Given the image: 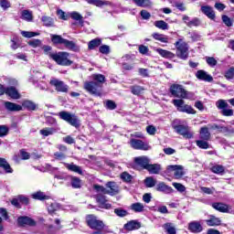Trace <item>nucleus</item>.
<instances>
[{
  "label": "nucleus",
  "mask_w": 234,
  "mask_h": 234,
  "mask_svg": "<svg viewBox=\"0 0 234 234\" xmlns=\"http://www.w3.org/2000/svg\"><path fill=\"white\" fill-rule=\"evenodd\" d=\"M92 80L93 81L84 82L85 90L93 96H101V88L103 83H105V76L102 74H93Z\"/></svg>",
  "instance_id": "1"
},
{
  "label": "nucleus",
  "mask_w": 234,
  "mask_h": 234,
  "mask_svg": "<svg viewBox=\"0 0 234 234\" xmlns=\"http://www.w3.org/2000/svg\"><path fill=\"white\" fill-rule=\"evenodd\" d=\"M69 56L70 54L65 51L49 54V58L57 62V65H60L61 67H70V65H72V60L69 58Z\"/></svg>",
  "instance_id": "2"
},
{
  "label": "nucleus",
  "mask_w": 234,
  "mask_h": 234,
  "mask_svg": "<svg viewBox=\"0 0 234 234\" xmlns=\"http://www.w3.org/2000/svg\"><path fill=\"white\" fill-rule=\"evenodd\" d=\"M58 116L60 118V120L67 122V123H69L72 127H75L76 129H78L81 125V122H80L78 116L69 112L62 111L58 112Z\"/></svg>",
  "instance_id": "3"
},
{
  "label": "nucleus",
  "mask_w": 234,
  "mask_h": 234,
  "mask_svg": "<svg viewBox=\"0 0 234 234\" xmlns=\"http://www.w3.org/2000/svg\"><path fill=\"white\" fill-rule=\"evenodd\" d=\"M175 45L176 47L177 58L180 59H187V58H189V47L187 43L184 42L182 38H179Z\"/></svg>",
  "instance_id": "4"
},
{
  "label": "nucleus",
  "mask_w": 234,
  "mask_h": 234,
  "mask_svg": "<svg viewBox=\"0 0 234 234\" xmlns=\"http://www.w3.org/2000/svg\"><path fill=\"white\" fill-rule=\"evenodd\" d=\"M170 93L175 98H180L181 100H187L189 98V92L180 84H172L170 86Z\"/></svg>",
  "instance_id": "5"
},
{
  "label": "nucleus",
  "mask_w": 234,
  "mask_h": 234,
  "mask_svg": "<svg viewBox=\"0 0 234 234\" xmlns=\"http://www.w3.org/2000/svg\"><path fill=\"white\" fill-rule=\"evenodd\" d=\"M172 103L179 112H186V114H196L197 112L190 105L186 104V101L182 99H175Z\"/></svg>",
  "instance_id": "6"
},
{
  "label": "nucleus",
  "mask_w": 234,
  "mask_h": 234,
  "mask_svg": "<svg viewBox=\"0 0 234 234\" xmlns=\"http://www.w3.org/2000/svg\"><path fill=\"white\" fill-rule=\"evenodd\" d=\"M86 222L90 229H103L105 228V224L92 214L86 217Z\"/></svg>",
  "instance_id": "7"
},
{
  "label": "nucleus",
  "mask_w": 234,
  "mask_h": 234,
  "mask_svg": "<svg viewBox=\"0 0 234 234\" xmlns=\"http://www.w3.org/2000/svg\"><path fill=\"white\" fill-rule=\"evenodd\" d=\"M173 129H175L176 133H177V134H180L183 138H186L188 140L193 138V132H191L188 126L174 123Z\"/></svg>",
  "instance_id": "8"
},
{
  "label": "nucleus",
  "mask_w": 234,
  "mask_h": 234,
  "mask_svg": "<svg viewBox=\"0 0 234 234\" xmlns=\"http://www.w3.org/2000/svg\"><path fill=\"white\" fill-rule=\"evenodd\" d=\"M129 144L133 149H135L137 151H149V149H151V146H149V144L140 139L133 138L130 140Z\"/></svg>",
  "instance_id": "9"
},
{
  "label": "nucleus",
  "mask_w": 234,
  "mask_h": 234,
  "mask_svg": "<svg viewBox=\"0 0 234 234\" xmlns=\"http://www.w3.org/2000/svg\"><path fill=\"white\" fill-rule=\"evenodd\" d=\"M49 83L52 87H55L57 92H69V85L65 84L63 80L53 78L50 80Z\"/></svg>",
  "instance_id": "10"
},
{
  "label": "nucleus",
  "mask_w": 234,
  "mask_h": 234,
  "mask_svg": "<svg viewBox=\"0 0 234 234\" xmlns=\"http://www.w3.org/2000/svg\"><path fill=\"white\" fill-rule=\"evenodd\" d=\"M167 171H174V176L176 180H180L186 175L184 166L180 165H171L167 166Z\"/></svg>",
  "instance_id": "11"
},
{
  "label": "nucleus",
  "mask_w": 234,
  "mask_h": 234,
  "mask_svg": "<svg viewBox=\"0 0 234 234\" xmlns=\"http://www.w3.org/2000/svg\"><path fill=\"white\" fill-rule=\"evenodd\" d=\"M155 190L159 193H164L165 195H171V193H175V189L167 186L165 182H159L155 186Z\"/></svg>",
  "instance_id": "12"
},
{
  "label": "nucleus",
  "mask_w": 234,
  "mask_h": 234,
  "mask_svg": "<svg viewBox=\"0 0 234 234\" xmlns=\"http://www.w3.org/2000/svg\"><path fill=\"white\" fill-rule=\"evenodd\" d=\"M106 195H111L112 197H114V195H118L120 193V186H118V184L115 182H108L106 184Z\"/></svg>",
  "instance_id": "13"
},
{
  "label": "nucleus",
  "mask_w": 234,
  "mask_h": 234,
  "mask_svg": "<svg viewBox=\"0 0 234 234\" xmlns=\"http://www.w3.org/2000/svg\"><path fill=\"white\" fill-rule=\"evenodd\" d=\"M134 163L136 165L143 167V169H147L149 164L151 163V159L145 155L138 156L134 158Z\"/></svg>",
  "instance_id": "14"
},
{
  "label": "nucleus",
  "mask_w": 234,
  "mask_h": 234,
  "mask_svg": "<svg viewBox=\"0 0 234 234\" xmlns=\"http://www.w3.org/2000/svg\"><path fill=\"white\" fill-rule=\"evenodd\" d=\"M17 224L18 226H36V220L32 219L29 217L22 216L17 218Z\"/></svg>",
  "instance_id": "15"
},
{
  "label": "nucleus",
  "mask_w": 234,
  "mask_h": 234,
  "mask_svg": "<svg viewBox=\"0 0 234 234\" xmlns=\"http://www.w3.org/2000/svg\"><path fill=\"white\" fill-rule=\"evenodd\" d=\"M142 228V224L138 220H131L124 224L123 229L126 231H134V229H140Z\"/></svg>",
  "instance_id": "16"
},
{
  "label": "nucleus",
  "mask_w": 234,
  "mask_h": 234,
  "mask_svg": "<svg viewBox=\"0 0 234 234\" xmlns=\"http://www.w3.org/2000/svg\"><path fill=\"white\" fill-rule=\"evenodd\" d=\"M212 207L220 213H230L231 207L224 203H213Z\"/></svg>",
  "instance_id": "17"
},
{
  "label": "nucleus",
  "mask_w": 234,
  "mask_h": 234,
  "mask_svg": "<svg viewBox=\"0 0 234 234\" xmlns=\"http://www.w3.org/2000/svg\"><path fill=\"white\" fill-rule=\"evenodd\" d=\"M196 78H197V80H201L202 81H207L208 83L213 81V77L202 69L197 71Z\"/></svg>",
  "instance_id": "18"
},
{
  "label": "nucleus",
  "mask_w": 234,
  "mask_h": 234,
  "mask_svg": "<svg viewBox=\"0 0 234 234\" xmlns=\"http://www.w3.org/2000/svg\"><path fill=\"white\" fill-rule=\"evenodd\" d=\"M188 229L191 233H202L204 228L198 221H192L188 224Z\"/></svg>",
  "instance_id": "19"
},
{
  "label": "nucleus",
  "mask_w": 234,
  "mask_h": 234,
  "mask_svg": "<svg viewBox=\"0 0 234 234\" xmlns=\"http://www.w3.org/2000/svg\"><path fill=\"white\" fill-rule=\"evenodd\" d=\"M6 96H9V98H12V100H19L21 98V94H19V91L15 87H7L5 90Z\"/></svg>",
  "instance_id": "20"
},
{
  "label": "nucleus",
  "mask_w": 234,
  "mask_h": 234,
  "mask_svg": "<svg viewBox=\"0 0 234 234\" xmlns=\"http://www.w3.org/2000/svg\"><path fill=\"white\" fill-rule=\"evenodd\" d=\"M5 107L10 112H17L19 111H23V106H21L19 104H16V103L11 102V101H5Z\"/></svg>",
  "instance_id": "21"
},
{
  "label": "nucleus",
  "mask_w": 234,
  "mask_h": 234,
  "mask_svg": "<svg viewBox=\"0 0 234 234\" xmlns=\"http://www.w3.org/2000/svg\"><path fill=\"white\" fill-rule=\"evenodd\" d=\"M97 202L102 209H111V207H112V206L107 202V199L103 195L97 196Z\"/></svg>",
  "instance_id": "22"
},
{
  "label": "nucleus",
  "mask_w": 234,
  "mask_h": 234,
  "mask_svg": "<svg viewBox=\"0 0 234 234\" xmlns=\"http://www.w3.org/2000/svg\"><path fill=\"white\" fill-rule=\"evenodd\" d=\"M146 171L150 173V175H158L160 171H162V166L158 164H150L146 167Z\"/></svg>",
  "instance_id": "23"
},
{
  "label": "nucleus",
  "mask_w": 234,
  "mask_h": 234,
  "mask_svg": "<svg viewBox=\"0 0 234 234\" xmlns=\"http://www.w3.org/2000/svg\"><path fill=\"white\" fill-rule=\"evenodd\" d=\"M206 222L209 227H217L222 224V220L215 216H210L209 218L206 220Z\"/></svg>",
  "instance_id": "24"
},
{
  "label": "nucleus",
  "mask_w": 234,
  "mask_h": 234,
  "mask_svg": "<svg viewBox=\"0 0 234 234\" xmlns=\"http://www.w3.org/2000/svg\"><path fill=\"white\" fill-rule=\"evenodd\" d=\"M155 52L159 53L162 58H165V59H173V58H175L173 52L167 51L165 49L155 48Z\"/></svg>",
  "instance_id": "25"
},
{
  "label": "nucleus",
  "mask_w": 234,
  "mask_h": 234,
  "mask_svg": "<svg viewBox=\"0 0 234 234\" xmlns=\"http://www.w3.org/2000/svg\"><path fill=\"white\" fill-rule=\"evenodd\" d=\"M87 3L89 5H93V6H109L111 5V2L109 1H103V0H87Z\"/></svg>",
  "instance_id": "26"
},
{
  "label": "nucleus",
  "mask_w": 234,
  "mask_h": 234,
  "mask_svg": "<svg viewBox=\"0 0 234 234\" xmlns=\"http://www.w3.org/2000/svg\"><path fill=\"white\" fill-rule=\"evenodd\" d=\"M21 19H24V21H27L28 23L34 21V16L32 15V11L30 10L22 11Z\"/></svg>",
  "instance_id": "27"
},
{
  "label": "nucleus",
  "mask_w": 234,
  "mask_h": 234,
  "mask_svg": "<svg viewBox=\"0 0 234 234\" xmlns=\"http://www.w3.org/2000/svg\"><path fill=\"white\" fill-rule=\"evenodd\" d=\"M65 166L69 169V171L78 173L79 175H83V170H81V166H78L74 164H65Z\"/></svg>",
  "instance_id": "28"
},
{
  "label": "nucleus",
  "mask_w": 234,
  "mask_h": 234,
  "mask_svg": "<svg viewBox=\"0 0 234 234\" xmlns=\"http://www.w3.org/2000/svg\"><path fill=\"white\" fill-rule=\"evenodd\" d=\"M130 208L132 211H134V213H142L144 212V209H145V206L144 204L137 202L131 205Z\"/></svg>",
  "instance_id": "29"
},
{
  "label": "nucleus",
  "mask_w": 234,
  "mask_h": 234,
  "mask_svg": "<svg viewBox=\"0 0 234 234\" xmlns=\"http://www.w3.org/2000/svg\"><path fill=\"white\" fill-rule=\"evenodd\" d=\"M22 107L27 111H36L37 105H36V102L27 100L22 102Z\"/></svg>",
  "instance_id": "30"
},
{
  "label": "nucleus",
  "mask_w": 234,
  "mask_h": 234,
  "mask_svg": "<svg viewBox=\"0 0 234 234\" xmlns=\"http://www.w3.org/2000/svg\"><path fill=\"white\" fill-rule=\"evenodd\" d=\"M201 11L205 16H207L209 19H215V11L210 6H202Z\"/></svg>",
  "instance_id": "31"
},
{
  "label": "nucleus",
  "mask_w": 234,
  "mask_h": 234,
  "mask_svg": "<svg viewBox=\"0 0 234 234\" xmlns=\"http://www.w3.org/2000/svg\"><path fill=\"white\" fill-rule=\"evenodd\" d=\"M68 180H70L71 187H73V189H80V187H81V179L79 177L69 176Z\"/></svg>",
  "instance_id": "32"
},
{
  "label": "nucleus",
  "mask_w": 234,
  "mask_h": 234,
  "mask_svg": "<svg viewBox=\"0 0 234 234\" xmlns=\"http://www.w3.org/2000/svg\"><path fill=\"white\" fill-rule=\"evenodd\" d=\"M0 167H3V169L5 171V173H14V170L10 166V164L6 162V159L0 157Z\"/></svg>",
  "instance_id": "33"
},
{
  "label": "nucleus",
  "mask_w": 234,
  "mask_h": 234,
  "mask_svg": "<svg viewBox=\"0 0 234 234\" xmlns=\"http://www.w3.org/2000/svg\"><path fill=\"white\" fill-rule=\"evenodd\" d=\"M200 138L201 140L205 141H207L211 138V133H209L207 127L205 126L200 129Z\"/></svg>",
  "instance_id": "34"
},
{
  "label": "nucleus",
  "mask_w": 234,
  "mask_h": 234,
  "mask_svg": "<svg viewBox=\"0 0 234 234\" xmlns=\"http://www.w3.org/2000/svg\"><path fill=\"white\" fill-rule=\"evenodd\" d=\"M100 45H101V38H95L88 43V48L89 50H94V48H98Z\"/></svg>",
  "instance_id": "35"
},
{
  "label": "nucleus",
  "mask_w": 234,
  "mask_h": 234,
  "mask_svg": "<svg viewBox=\"0 0 234 234\" xmlns=\"http://www.w3.org/2000/svg\"><path fill=\"white\" fill-rule=\"evenodd\" d=\"M137 6H141L142 8H147L153 5L151 0H133Z\"/></svg>",
  "instance_id": "36"
},
{
  "label": "nucleus",
  "mask_w": 234,
  "mask_h": 234,
  "mask_svg": "<svg viewBox=\"0 0 234 234\" xmlns=\"http://www.w3.org/2000/svg\"><path fill=\"white\" fill-rule=\"evenodd\" d=\"M163 228L167 234H176V229H175L173 223H165L163 225Z\"/></svg>",
  "instance_id": "37"
},
{
  "label": "nucleus",
  "mask_w": 234,
  "mask_h": 234,
  "mask_svg": "<svg viewBox=\"0 0 234 234\" xmlns=\"http://www.w3.org/2000/svg\"><path fill=\"white\" fill-rule=\"evenodd\" d=\"M31 197L35 200H48V196L45 195V193H43L41 191H37L36 193H33L31 195Z\"/></svg>",
  "instance_id": "38"
},
{
  "label": "nucleus",
  "mask_w": 234,
  "mask_h": 234,
  "mask_svg": "<svg viewBox=\"0 0 234 234\" xmlns=\"http://www.w3.org/2000/svg\"><path fill=\"white\" fill-rule=\"evenodd\" d=\"M70 17L71 19H74V21H79V24L81 25V27H83V16L80 13L74 11L70 13Z\"/></svg>",
  "instance_id": "39"
},
{
  "label": "nucleus",
  "mask_w": 234,
  "mask_h": 234,
  "mask_svg": "<svg viewBox=\"0 0 234 234\" xmlns=\"http://www.w3.org/2000/svg\"><path fill=\"white\" fill-rule=\"evenodd\" d=\"M153 37L156 39V41H161V43H168L169 42V37L165 35L158 34V33H154Z\"/></svg>",
  "instance_id": "40"
},
{
  "label": "nucleus",
  "mask_w": 234,
  "mask_h": 234,
  "mask_svg": "<svg viewBox=\"0 0 234 234\" xmlns=\"http://www.w3.org/2000/svg\"><path fill=\"white\" fill-rule=\"evenodd\" d=\"M41 21L44 27H54V18L44 16L41 17Z\"/></svg>",
  "instance_id": "41"
},
{
  "label": "nucleus",
  "mask_w": 234,
  "mask_h": 234,
  "mask_svg": "<svg viewBox=\"0 0 234 234\" xmlns=\"http://www.w3.org/2000/svg\"><path fill=\"white\" fill-rule=\"evenodd\" d=\"M55 133H58V129L52 127L40 130V134H42V136H50Z\"/></svg>",
  "instance_id": "42"
},
{
  "label": "nucleus",
  "mask_w": 234,
  "mask_h": 234,
  "mask_svg": "<svg viewBox=\"0 0 234 234\" xmlns=\"http://www.w3.org/2000/svg\"><path fill=\"white\" fill-rule=\"evenodd\" d=\"M154 27L161 30H169V25L164 20H158L154 22Z\"/></svg>",
  "instance_id": "43"
},
{
  "label": "nucleus",
  "mask_w": 234,
  "mask_h": 234,
  "mask_svg": "<svg viewBox=\"0 0 234 234\" xmlns=\"http://www.w3.org/2000/svg\"><path fill=\"white\" fill-rule=\"evenodd\" d=\"M51 41L55 45H64L65 38H62L59 35H52L51 36Z\"/></svg>",
  "instance_id": "44"
},
{
  "label": "nucleus",
  "mask_w": 234,
  "mask_h": 234,
  "mask_svg": "<svg viewBox=\"0 0 234 234\" xmlns=\"http://www.w3.org/2000/svg\"><path fill=\"white\" fill-rule=\"evenodd\" d=\"M144 186L145 187H154L156 186V179L153 176H148L144 179Z\"/></svg>",
  "instance_id": "45"
},
{
  "label": "nucleus",
  "mask_w": 234,
  "mask_h": 234,
  "mask_svg": "<svg viewBox=\"0 0 234 234\" xmlns=\"http://www.w3.org/2000/svg\"><path fill=\"white\" fill-rule=\"evenodd\" d=\"M63 45H64V46L66 47V48H68L69 50H73V51L78 50V47L76 46V43H74L73 41L65 39Z\"/></svg>",
  "instance_id": "46"
},
{
  "label": "nucleus",
  "mask_w": 234,
  "mask_h": 234,
  "mask_svg": "<svg viewBox=\"0 0 234 234\" xmlns=\"http://www.w3.org/2000/svg\"><path fill=\"white\" fill-rule=\"evenodd\" d=\"M131 90L135 96H140L145 90L142 86L135 85L131 87Z\"/></svg>",
  "instance_id": "47"
},
{
  "label": "nucleus",
  "mask_w": 234,
  "mask_h": 234,
  "mask_svg": "<svg viewBox=\"0 0 234 234\" xmlns=\"http://www.w3.org/2000/svg\"><path fill=\"white\" fill-rule=\"evenodd\" d=\"M225 170L226 169L224 168V166H222V165H216L211 167L212 173H215L216 175H222Z\"/></svg>",
  "instance_id": "48"
},
{
  "label": "nucleus",
  "mask_w": 234,
  "mask_h": 234,
  "mask_svg": "<svg viewBox=\"0 0 234 234\" xmlns=\"http://www.w3.org/2000/svg\"><path fill=\"white\" fill-rule=\"evenodd\" d=\"M196 144L199 149H209V144L206 140H197Z\"/></svg>",
  "instance_id": "49"
},
{
  "label": "nucleus",
  "mask_w": 234,
  "mask_h": 234,
  "mask_svg": "<svg viewBox=\"0 0 234 234\" xmlns=\"http://www.w3.org/2000/svg\"><path fill=\"white\" fill-rule=\"evenodd\" d=\"M114 213L115 215H117V217H121V218L127 217V215H129V212H127V210L122 207L115 208Z\"/></svg>",
  "instance_id": "50"
},
{
  "label": "nucleus",
  "mask_w": 234,
  "mask_h": 234,
  "mask_svg": "<svg viewBox=\"0 0 234 234\" xmlns=\"http://www.w3.org/2000/svg\"><path fill=\"white\" fill-rule=\"evenodd\" d=\"M229 104L228 102H226V101L224 100H218L216 102V107H218V109L224 111V109L228 108Z\"/></svg>",
  "instance_id": "51"
},
{
  "label": "nucleus",
  "mask_w": 234,
  "mask_h": 234,
  "mask_svg": "<svg viewBox=\"0 0 234 234\" xmlns=\"http://www.w3.org/2000/svg\"><path fill=\"white\" fill-rule=\"evenodd\" d=\"M21 34L23 37H36V36H39V33L37 32H32V31H21Z\"/></svg>",
  "instance_id": "52"
},
{
  "label": "nucleus",
  "mask_w": 234,
  "mask_h": 234,
  "mask_svg": "<svg viewBox=\"0 0 234 234\" xmlns=\"http://www.w3.org/2000/svg\"><path fill=\"white\" fill-rule=\"evenodd\" d=\"M172 186L176 189V191H178V193L186 192V186L180 183H173Z\"/></svg>",
  "instance_id": "53"
},
{
  "label": "nucleus",
  "mask_w": 234,
  "mask_h": 234,
  "mask_svg": "<svg viewBox=\"0 0 234 234\" xmlns=\"http://www.w3.org/2000/svg\"><path fill=\"white\" fill-rule=\"evenodd\" d=\"M27 45L33 47V48H37V47H41V40L39 39H32L27 42Z\"/></svg>",
  "instance_id": "54"
},
{
  "label": "nucleus",
  "mask_w": 234,
  "mask_h": 234,
  "mask_svg": "<svg viewBox=\"0 0 234 234\" xmlns=\"http://www.w3.org/2000/svg\"><path fill=\"white\" fill-rule=\"evenodd\" d=\"M59 209V205L58 203H51L48 207V213H54L55 211H58Z\"/></svg>",
  "instance_id": "55"
},
{
  "label": "nucleus",
  "mask_w": 234,
  "mask_h": 234,
  "mask_svg": "<svg viewBox=\"0 0 234 234\" xmlns=\"http://www.w3.org/2000/svg\"><path fill=\"white\" fill-rule=\"evenodd\" d=\"M121 178L122 180H123V182H131L133 180V176H131L127 172H123L122 174H121Z\"/></svg>",
  "instance_id": "56"
},
{
  "label": "nucleus",
  "mask_w": 234,
  "mask_h": 234,
  "mask_svg": "<svg viewBox=\"0 0 234 234\" xmlns=\"http://www.w3.org/2000/svg\"><path fill=\"white\" fill-rule=\"evenodd\" d=\"M206 61L209 67H217L218 61L213 57H206Z\"/></svg>",
  "instance_id": "57"
},
{
  "label": "nucleus",
  "mask_w": 234,
  "mask_h": 234,
  "mask_svg": "<svg viewBox=\"0 0 234 234\" xmlns=\"http://www.w3.org/2000/svg\"><path fill=\"white\" fill-rule=\"evenodd\" d=\"M99 52H101V54H109L111 48L108 45H102L99 48Z\"/></svg>",
  "instance_id": "58"
},
{
  "label": "nucleus",
  "mask_w": 234,
  "mask_h": 234,
  "mask_svg": "<svg viewBox=\"0 0 234 234\" xmlns=\"http://www.w3.org/2000/svg\"><path fill=\"white\" fill-rule=\"evenodd\" d=\"M225 78L227 80H233L234 78V68H230L226 72H225Z\"/></svg>",
  "instance_id": "59"
},
{
  "label": "nucleus",
  "mask_w": 234,
  "mask_h": 234,
  "mask_svg": "<svg viewBox=\"0 0 234 234\" xmlns=\"http://www.w3.org/2000/svg\"><path fill=\"white\" fill-rule=\"evenodd\" d=\"M93 189H95L97 193H104V195H107V188H104L103 186L94 185Z\"/></svg>",
  "instance_id": "60"
},
{
  "label": "nucleus",
  "mask_w": 234,
  "mask_h": 234,
  "mask_svg": "<svg viewBox=\"0 0 234 234\" xmlns=\"http://www.w3.org/2000/svg\"><path fill=\"white\" fill-rule=\"evenodd\" d=\"M8 134V128L6 125H0V138L6 136Z\"/></svg>",
  "instance_id": "61"
},
{
  "label": "nucleus",
  "mask_w": 234,
  "mask_h": 234,
  "mask_svg": "<svg viewBox=\"0 0 234 234\" xmlns=\"http://www.w3.org/2000/svg\"><path fill=\"white\" fill-rule=\"evenodd\" d=\"M106 108H108L110 111H114V109H116V102L113 101H107Z\"/></svg>",
  "instance_id": "62"
},
{
  "label": "nucleus",
  "mask_w": 234,
  "mask_h": 234,
  "mask_svg": "<svg viewBox=\"0 0 234 234\" xmlns=\"http://www.w3.org/2000/svg\"><path fill=\"white\" fill-rule=\"evenodd\" d=\"M0 6H2L4 10H6L10 8L11 5L10 2H8V0H0Z\"/></svg>",
  "instance_id": "63"
},
{
  "label": "nucleus",
  "mask_w": 234,
  "mask_h": 234,
  "mask_svg": "<svg viewBox=\"0 0 234 234\" xmlns=\"http://www.w3.org/2000/svg\"><path fill=\"white\" fill-rule=\"evenodd\" d=\"M221 114L223 116H233L234 112L233 110L225 108L221 111Z\"/></svg>",
  "instance_id": "64"
}]
</instances>
